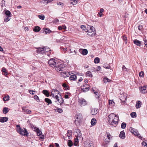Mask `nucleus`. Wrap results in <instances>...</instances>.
<instances>
[{"instance_id":"obj_50","label":"nucleus","mask_w":147,"mask_h":147,"mask_svg":"<svg viewBox=\"0 0 147 147\" xmlns=\"http://www.w3.org/2000/svg\"><path fill=\"white\" fill-rule=\"evenodd\" d=\"M139 76L140 77H143L144 76V73L143 71H141L139 73Z\"/></svg>"},{"instance_id":"obj_37","label":"nucleus","mask_w":147,"mask_h":147,"mask_svg":"<svg viewBox=\"0 0 147 147\" xmlns=\"http://www.w3.org/2000/svg\"><path fill=\"white\" fill-rule=\"evenodd\" d=\"M44 32L45 34L49 33L51 32V31L48 28H45L44 30Z\"/></svg>"},{"instance_id":"obj_51","label":"nucleus","mask_w":147,"mask_h":147,"mask_svg":"<svg viewBox=\"0 0 147 147\" xmlns=\"http://www.w3.org/2000/svg\"><path fill=\"white\" fill-rule=\"evenodd\" d=\"M28 91L30 94L32 95L34 94V92H35V91L31 90H29Z\"/></svg>"},{"instance_id":"obj_32","label":"nucleus","mask_w":147,"mask_h":147,"mask_svg":"<svg viewBox=\"0 0 147 147\" xmlns=\"http://www.w3.org/2000/svg\"><path fill=\"white\" fill-rule=\"evenodd\" d=\"M109 104L110 106L113 107L115 105V104L113 100H109Z\"/></svg>"},{"instance_id":"obj_26","label":"nucleus","mask_w":147,"mask_h":147,"mask_svg":"<svg viewBox=\"0 0 147 147\" xmlns=\"http://www.w3.org/2000/svg\"><path fill=\"white\" fill-rule=\"evenodd\" d=\"M88 35L90 36H94L96 34L95 30L92 31L91 32H89V33H88Z\"/></svg>"},{"instance_id":"obj_62","label":"nucleus","mask_w":147,"mask_h":147,"mask_svg":"<svg viewBox=\"0 0 147 147\" xmlns=\"http://www.w3.org/2000/svg\"><path fill=\"white\" fill-rule=\"evenodd\" d=\"M122 39L124 41L126 42L127 40V38L126 36H122Z\"/></svg>"},{"instance_id":"obj_41","label":"nucleus","mask_w":147,"mask_h":147,"mask_svg":"<svg viewBox=\"0 0 147 147\" xmlns=\"http://www.w3.org/2000/svg\"><path fill=\"white\" fill-rule=\"evenodd\" d=\"M103 67L107 69H109L111 67L109 65L107 64H104L103 65Z\"/></svg>"},{"instance_id":"obj_17","label":"nucleus","mask_w":147,"mask_h":147,"mask_svg":"<svg viewBox=\"0 0 147 147\" xmlns=\"http://www.w3.org/2000/svg\"><path fill=\"white\" fill-rule=\"evenodd\" d=\"M37 53H44V51L43 47H39L37 48L36 50Z\"/></svg>"},{"instance_id":"obj_61","label":"nucleus","mask_w":147,"mask_h":147,"mask_svg":"<svg viewBox=\"0 0 147 147\" xmlns=\"http://www.w3.org/2000/svg\"><path fill=\"white\" fill-rule=\"evenodd\" d=\"M138 28L139 30H141L143 28L142 26L141 25H139L138 26Z\"/></svg>"},{"instance_id":"obj_55","label":"nucleus","mask_w":147,"mask_h":147,"mask_svg":"<svg viewBox=\"0 0 147 147\" xmlns=\"http://www.w3.org/2000/svg\"><path fill=\"white\" fill-rule=\"evenodd\" d=\"M57 3L58 5H61L62 7L63 6V3L61 2H57Z\"/></svg>"},{"instance_id":"obj_28","label":"nucleus","mask_w":147,"mask_h":147,"mask_svg":"<svg viewBox=\"0 0 147 147\" xmlns=\"http://www.w3.org/2000/svg\"><path fill=\"white\" fill-rule=\"evenodd\" d=\"M103 80L105 83H107V82H110L112 81V80H111L109 79L107 77H105L104 78Z\"/></svg>"},{"instance_id":"obj_6","label":"nucleus","mask_w":147,"mask_h":147,"mask_svg":"<svg viewBox=\"0 0 147 147\" xmlns=\"http://www.w3.org/2000/svg\"><path fill=\"white\" fill-rule=\"evenodd\" d=\"M58 66L56 67L55 69L57 72H59L60 71H63L65 67L64 66L63 64H60L58 63Z\"/></svg>"},{"instance_id":"obj_64","label":"nucleus","mask_w":147,"mask_h":147,"mask_svg":"<svg viewBox=\"0 0 147 147\" xmlns=\"http://www.w3.org/2000/svg\"><path fill=\"white\" fill-rule=\"evenodd\" d=\"M101 69V67L100 66H98L97 67V69L96 70L97 71H99Z\"/></svg>"},{"instance_id":"obj_40","label":"nucleus","mask_w":147,"mask_h":147,"mask_svg":"<svg viewBox=\"0 0 147 147\" xmlns=\"http://www.w3.org/2000/svg\"><path fill=\"white\" fill-rule=\"evenodd\" d=\"M38 16L39 18L40 19L42 20H43L45 19V16L43 14L39 15H38Z\"/></svg>"},{"instance_id":"obj_36","label":"nucleus","mask_w":147,"mask_h":147,"mask_svg":"<svg viewBox=\"0 0 147 147\" xmlns=\"http://www.w3.org/2000/svg\"><path fill=\"white\" fill-rule=\"evenodd\" d=\"M92 91L94 92V93L95 95V97L96 98H98L99 97V93L95 91L94 90L92 89Z\"/></svg>"},{"instance_id":"obj_13","label":"nucleus","mask_w":147,"mask_h":147,"mask_svg":"<svg viewBox=\"0 0 147 147\" xmlns=\"http://www.w3.org/2000/svg\"><path fill=\"white\" fill-rule=\"evenodd\" d=\"M56 100L55 102H58V104H59L60 105L62 104L63 102V99L61 98V96H59L58 98H55Z\"/></svg>"},{"instance_id":"obj_25","label":"nucleus","mask_w":147,"mask_h":147,"mask_svg":"<svg viewBox=\"0 0 147 147\" xmlns=\"http://www.w3.org/2000/svg\"><path fill=\"white\" fill-rule=\"evenodd\" d=\"M141 102L139 101L138 100L137 101L136 104V107L137 108H140L141 105Z\"/></svg>"},{"instance_id":"obj_24","label":"nucleus","mask_w":147,"mask_h":147,"mask_svg":"<svg viewBox=\"0 0 147 147\" xmlns=\"http://www.w3.org/2000/svg\"><path fill=\"white\" fill-rule=\"evenodd\" d=\"M69 79L71 81L75 80L77 78V77L75 75H71L69 77Z\"/></svg>"},{"instance_id":"obj_10","label":"nucleus","mask_w":147,"mask_h":147,"mask_svg":"<svg viewBox=\"0 0 147 147\" xmlns=\"http://www.w3.org/2000/svg\"><path fill=\"white\" fill-rule=\"evenodd\" d=\"M89 86L86 84L81 86V90L84 92H86L89 90Z\"/></svg>"},{"instance_id":"obj_16","label":"nucleus","mask_w":147,"mask_h":147,"mask_svg":"<svg viewBox=\"0 0 147 147\" xmlns=\"http://www.w3.org/2000/svg\"><path fill=\"white\" fill-rule=\"evenodd\" d=\"M8 119V118L6 117H0V122L2 123H4L7 121Z\"/></svg>"},{"instance_id":"obj_12","label":"nucleus","mask_w":147,"mask_h":147,"mask_svg":"<svg viewBox=\"0 0 147 147\" xmlns=\"http://www.w3.org/2000/svg\"><path fill=\"white\" fill-rule=\"evenodd\" d=\"M78 102H79L81 105L85 106L87 104V102L86 100L84 98H81L79 99Z\"/></svg>"},{"instance_id":"obj_59","label":"nucleus","mask_w":147,"mask_h":147,"mask_svg":"<svg viewBox=\"0 0 147 147\" xmlns=\"http://www.w3.org/2000/svg\"><path fill=\"white\" fill-rule=\"evenodd\" d=\"M63 51H65L67 50V49L66 48H63L62 47H60V48Z\"/></svg>"},{"instance_id":"obj_57","label":"nucleus","mask_w":147,"mask_h":147,"mask_svg":"<svg viewBox=\"0 0 147 147\" xmlns=\"http://www.w3.org/2000/svg\"><path fill=\"white\" fill-rule=\"evenodd\" d=\"M77 3V1L76 0H73V2H71V4L74 5L76 4Z\"/></svg>"},{"instance_id":"obj_38","label":"nucleus","mask_w":147,"mask_h":147,"mask_svg":"<svg viewBox=\"0 0 147 147\" xmlns=\"http://www.w3.org/2000/svg\"><path fill=\"white\" fill-rule=\"evenodd\" d=\"M86 76L91 77H92V76L91 72L90 71H88L86 72Z\"/></svg>"},{"instance_id":"obj_9","label":"nucleus","mask_w":147,"mask_h":147,"mask_svg":"<svg viewBox=\"0 0 147 147\" xmlns=\"http://www.w3.org/2000/svg\"><path fill=\"white\" fill-rule=\"evenodd\" d=\"M75 136L76 137L78 138H81L82 136V134L79 129H77L76 130V131L75 132Z\"/></svg>"},{"instance_id":"obj_4","label":"nucleus","mask_w":147,"mask_h":147,"mask_svg":"<svg viewBox=\"0 0 147 147\" xmlns=\"http://www.w3.org/2000/svg\"><path fill=\"white\" fill-rule=\"evenodd\" d=\"M48 63L49 65L53 68L57 67L58 65V63L57 62L56 59H51L48 62Z\"/></svg>"},{"instance_id":"obj_46","label":"nucleus","mask_w":147,"mask_h":147,"mask_svg":"<svg viewBox=\"0 0 147 147\" xmlns=\"http://www.w3.org/2000/svg\"><path fill=\"white\" fill-rule=\"evenodd\" d=\"M3 100L5 101L9 100V96L7 95V96L4 97L3 98Z\"/></svg>"},{"instance_id":"obj_47","label":"nucleus","mask_w":147,"mask_h":147,"mask_svg":"<svg viewBox=\"0 0 147 147\" xmlns=\"http://www.w3.org/2000/svg\"><path fill=\"white\" fill-rule=\"evenodd\" d=\"M34 98L38 102L40 101V100L39 97L36 95H35L34 96Z\"/></svg>"},{"instance_id":"obj_53","label":"nucleus","mask_w":147,"mask_h":147,"mask_svg":"<svg viewBox=\"0 0 147 147\" xmlns=\"http://www.w3.org/2000/svg\"><path fill=\"white\" fill-rule=\"evenodd\" d=\"M57 112L61 113L63 112V110L61 109L57 108Z\"/></svg>"},{"instance_id":"obj_60","label":"nucleus","mask_w":147,"mask_h":147,"mask_svg":"<svg viewBox=\"0 0 147 147\" xmlns=\"http://www.w3.org/2000/svg\"><path fill=\"white\" fill-rule=\"evenodd\" d=\"M136 129H134V128H132L131 127H130V131H131V132L132 133H133L134 132V131Z\"/></svg>"},{"instance_id":"obj_2","label":"nucleus","mask_w":147,"mask_h":147,"mask_svg":"<svg viewBox=\"0 0 147 147\" xmlns=\"http://www.w3.org/2000/svg\"><path fill=\"white\" fill-rule=\"evenodd\" d=\"M17 128L16 130L17 132L20 135L25 136L27 137L28 135V133L27 131V129L24 128H21L19 125H16Z\"/></svg>"},{"instance_id":"obj_23","label":"nucleus","mask_w":147,"mask_h":147,"mask_svg":"<svg viewBox=\"0 0 147 147\" xmlns=\"http://www.w3.org/2000/svg\"><path fill=\"white\" fill-rule=\"evenodd\" d=\"M146 89V86H144L143 87L140 88V91L142 93H145L146 92L145 91Z\"/></svg>"},{"instance_id":"obj_22","label":"nucleus","mask_w":147,"mask_h":147,"mask_svg":"<svg viewBox=\"0 0 147 147\" xmlns=\"http://www.w3.org/2000/svg\"><path fill=\"white\" fill-rule=\"evenodd\" d=\"M91 124L92 126L94 125L96 123V120L94 118H92L91 121Z\"/></svg>"},{"instance_id":"obj_42","label":"nucleus","mask_w":147,"mask_h":147,"mask_svg":"<svg viewBox=\"0 0 147 147\" xmlns=\"http://www.w3.org/2000/svg\"><path fill=\"white\" fill-rule=\"evenodd\" d=\"M67 144L68 146L71 147L73 145V143L71 140H69L68 141Z\"/></svg>"},{"instance_id":"obj_48","label":"nucleus","mask_w":147,"mask_h":147,"mask_svg":"<svg viewBox=\"0 0 147 147\" xmlns=\"http://www.w3.org/2000/svg\"><path fill=\"white\" fill-rule=\"evenodd\" d=\"M131 116L132 117H135L136 116V112H132L130 114Z\"/></svg>"},{"instance_id":"obj_63","label":"nucleus","mask_w":147,"mask_h":147,"mask_svg":"<svg viewBox=\"0 0 147 147\" xmlns=\"http://www.w3.org/2000/svg\"><path fill=\"white\" fill-rule=\"evenodd\" d=\"M104 11V9L103 8H101L100 10V12L98 13V14L102 13Z\"/></svg>"},{"instance_id":"obj_31","label":"nucleus","mask_w":147,"mask_h":147,"mask_svg":"<svg viewBox=\"0 0 147 147\" xmlns=\"http://www.w3.org/2000/svg\"><path fill=\"white\" fill-rule=\"evenodd\" d=\"M95 30V28L93 26H91L90 27V29L89 30H87L86 31V32L88 33H89V32H91L92 31Z\"/></svg>"},{"instance_id":"obj_19","label":"nucleus","mask_w":147,"mask_h":147,"mask_svg":"<svg viewBox=\"0 0 147 147\" xmlns=\"http://www.w3.org/2000/svg\"><path fill=\"white\" fill-rule=\"evenodd\" d=\"M133 134L135 136H137L140 139L142 140V137L140 135V134L138 132V131L136 129H135L134 131V132H133Z\"/></svg>"},{"instance_id":"obj_30","label":"nucleus","mask_w":147,"mask_h":147,"mask_svg":"<svg viewBox=\"0 0 147 147\" xmlns=\"http://www.w3.org/2000/svg\"><path fill=\"white\" fill-rule=\"evenodd\" d=\"M42 93L47 97H48L49 96V93L48 91L45 90H43L42 91Z\"/></svg>"},{"instance_id":"obj_5","label":"nucleus","mask_w":147,"mask_h":147,"mask_svg":"<svg viewBox=\"0 0 147 147\" xmlns=\"http://www.w3.org/2000/svg\"><path fill=\"white\" fill-rule=\"evenodd\" d=\"M51 93V96L53 97L55 99L58 98L59 96L58 95L59 94V92L58 90L55 89L52 90Z\"/></svg>"},{"instance_id":"obj_29","label":"nucleus","mask_w":147,"mask_h":147,"mask_svg":"<svg viewBox=\"0 0 147 147\" xmlns=\"http://www.w3.org/2000/svg\"><path fill=\"white\" fill-rule=\"evenodd\" d=\"M40 30V27L38 26H36L34 27L33 29V31L35 32H39Z\"/></svg>"},{"instance_id":"obj_8","label":"nucleus","mask_w":147,"mask_h":147,"mask_svg":"<svg viewBox=\"0 0 147 147\" xmlns=\"http://www.w3.org/2000/svg\"><path fill=\"white\" fill-rule=\"evenodd\" d=\"M72 74L73 73H71L70 72L64 71L61 73V75L62 76L65 78L71 75V74Z\"/></svg>"},{"instance_id":"obj_45","label":"nucleus","mask_w":147,"mask_h":147,"mask_svg":"<svg viewBox=\"0 0 147 147\" xmlns=\"http://www.w3.org/2000/svg\"><path fill=\"white\" fill-rule=\"evenodd\" d=\"M100 61V59L98 57H96L94 60V62L95 63H99Z\"/></svg>"},{"instance_id":"obj_14","label":"nucleus","mask_w":147,"mask_h":147,"mask_svg":"<svg viewBox=\"0 0 147 147\" xmlns=\"http://www.w3.org/2000/svg\"><path fill=\"white\" fill-rule=\"evenodd\" d=\"M98 109L96 108H93L91 110V113L92 115H96L98 112Z\"/></svg>"},{"instance_id":"obj_44","label":"nucleus","mask_w":147,"mask_h":147,"mask_svg":"<svg viewBox=\"0 0 147 147\" xmlns=\"http://www.w3.org/2000/svg\"><path fill=\"white\" fill-rule=\"evenodd\" d=\"M74 144L75 145H76L78 142V138L76 137L74 139Z\"/></svg>"},{"instance_id":"obj_20","label":"nucleus","mask_w":147,"mask_h":147,"mask_svg":"<svg viewBox=\"0 0 147 147\" xmlns=\"http://www.w3.org/2000/svg\"><path fill=\"white\" fill-rule=\"evenodd\" d=\"M34 130L35 131L38 136H40L41 135L42 132L41 131H40L39 129L36 127H35L34 128Z\"/></svg>"},{"instance_id":"obj_27","label":"nucleus","mask_w":147,"mask_h":147,"mask_svg":"<svg viewBox=\"0 0 147 147\" xmlns=\"http://www.w3.org/2000/svg\"><path fill=\"white\" fill-rule=\"evenodd\" d=\"M2 74L5 76H6L8 74L7 72V71L6 69L4 67H3L2 69Z\"/></svg>"},{"instance_id":"obj_43","label":"nucleus","mask_w":147,"mask_h":147,"mask_svg":"<svg viewBox=\"0 0 147 147\" xmlns=\"http://www.w3.org/2000/svg\"><path fill=\"white\" fill-rule=\"evenodd\" d=\"M53 0H43V3H46L47 4H48V3H50Z\"/></svg>"},{"instance_id":"obj_21","label":"nucleus","mask_w":147,"mask_h":147,"mask_svg":"<svg viewBox=\"0 0 147 147\" xmlns=\"http://www.w3.org/2000/svg\"><path fill=\"white\" fill-rule=\"evenodd\" d=\"M134 42L135 45L138 46H140L141 45V42L140 41L137 39H135L134 40Z\"/></svg>"},{"instance_id":"obj_3","label":"nucleus","mask_w":147,"mask_h":147,"mask_svg":"<svg viewBox=\"0 0 147 147\" xmlns=\"http://www.w3.org/2000/svg\"><path fill=\"white\" fill-rule=\"evenodd\" d=\"M75 117V120L74 121V123L76 125H80L83 118L82 114L80 113H78L76 115Z\"/></svg>"},{"instance_id":"obj_7","label":"nucleus","mask_w":147,"mask_h":147,"mask_svg":"<svg viewBox=\"0 0 147 147\" xmlns=\"http://www.w3.org/2000/svg\"><path fill=\"white\" fill-rule=\"evenodd\" d=\"M3 12H4V13L6 16L4 18V21L5 22H7L9 20V11L6 10V9H5Z\"/></svg>"},{"instance_id":"obj_33","label":"nucleus","mask_w":147,"mask_h":147,"mask_svg":"<svg viewBox=\"0 0 147 147\" xmlns=\"http://www.w3.org/2000/svg\"><path fill=\"white\" fill-rule=\"evenodd\" d=\"M9 111L8 108L7 107H4L3 108V112L4 114H6Z\"/></svg>"},{"instance_id":"obj_49","label":"nucleus","mask_w":147,"mask_h":147,"mask_svg":"<svg viewBox=\"0 0 147 147\" xmlns=\"http://www.w3.org/2000/svg\"><path fill=\"white\" fill-rule=\"evenodd\" d=\"M126 127V124L124 122H123L122 123L121 125V127L122 128L124 129Z\"/></svg>"},{"instance_id":"obj_52","label":"nucleus","mask_w":147,"mask_h":147,"mask_svg":"<svg viewBox=\"0 0 147 147\" xmlns=\"http://www.w3.org/2000/svg\"><path fill=\"white\" fill-rule=\"evenodd\" d=\"M25 111V113L28 114H30L31 112V111L28 109H27L26 110V111Z\"/></svg>"},{"instance_id":"obj_56","label":"nucleus","mask_w":147,"mask_h":147,"mask_svg":"<svg viewBox=\"0 0 147 147\" xmlns=\"http://www.w3.org/2000/svg\"><path fill=\"white\" fill-rule=\"evenodd\" d=\"M122 68L123 70L126 71L127 72L128 71V69H127L124 65H123Z\"/></svg>"},{"instance_id":"obj_15","label":"nucleus","mask_w":147,"mask_h":147,"mask_svg":"<svg viewBox=\"0 0 147 147\" xmlns=\"http://www.w3.org/2000/svg\"><path fill=\"white\" fill-rule=\"evenodd\" d=\"M80 51L83 55H86L88 53L87 50L85 49H80Z\"/></svg>"},{"instance_id":"obj_34","label":"nucleus","mask_w":147,"mask_h":147,"mask_svg":"<svg viewBox=\"0 0 147 147\" xmlns=\"http://www.w3.org/2000/svg\"><path fill=\"white\" fill-rule=\"evenodd\" d=\"M43 48L44 49V53L45 52H46L51 51V49L50 48L47 47H44Z\"/></svg>"},{"instance_id":"obj_1","label":"nucleus","mask_w":147,"mask_h":147,"mask_svg":"<svg viewBox=\"0 0 147 147\" xmlns=\"http://www.w3.org/2000/svg\"><path fill=\"white\" fill-rule=\"evenodd\" d=\"M108 121L110 124L116 126L119 120V117L113 113L110 114L108 116Z\"/></svg>"},{"instance_id":"obj_54","label":"nucleus","mask_w":147,"mask_h":147,"mask_svg":"<svg viewBox=\"0 0 147 147\" xmlns=\"http://www.w3.org/2000/svg\"><path fill=\"white\" fill-rule=\"evenodd\" d=\"M81 29L84 30H86V26L84 25H82L81 26Z\"/></svg>"},{"instance_id":"obj_39","label":"nucleus","mask_w":147,"mask_h":147,"mask_svg":"<svg viewBox=\"0 0 147 147\" xmlns=\"http://www.w3.org/2000/svg\"><path fill=\"white\" fill-rule=\"evenodd\" d=\"M72 134V131L71 130H68L67 131V136L68 137H70Z\"/></svg>"},{"instance_id":"obj_58","label":"nucleus","mask_w":147,"mask_h":147,"mask_svg":"<svg viewBox=\"0 0 147 147\" xmlns=\"http://www.w3.org/2000/svg\"><path fill=\"white\" fill-rule=\"evenodd\" d=\"M142 144L143 146H144V147H147V143L144 141L142 143Z\"/></svg>"},{"instance_id":"obj_18","label":"nucleus","mask_w":147,"mask_h":147,"mask_svg":"<svg viewBox=\"0 0 147 147\" xmlns=\"http://www.w3.org/2000/svg\"><path fill=\"white\" fill-rule=\"evenodd\" d=\"M119 136L121 139H124L125 138V132L123 131H121L119 135Z\"/></svg>"},{"instance_id":"obj_35","label":"nucleus","mask_w":147,"mask_h":147,"mask_svg":"<svg viewBox=\"0 0 147 147\" xmlns=\"http://www.w3.org/2000/svg\"><path fill=\"white\" fill-rule=\"evenodd\" d=\"M45 100L47 103H48V105L52 103L51 100L48 98H46Z\"/></svg>"},{"instance_id":"obj_11","label":"nucleus","mask_w":147,"mask_h":147,"mask_svg":"<svg viewBox=\"0 0 147 147\" xmlns=\"http://www.w3.org/2000/svg\"><path fill=\"white\" fill-rule=\"evenodd\" d=\"M107 138L108 140H106V139H105V143L106 144H108L110 142V140H111V139L112 138V137L111 136V135L109 133V132H107Z\"/></svg>"}]
</instances>
